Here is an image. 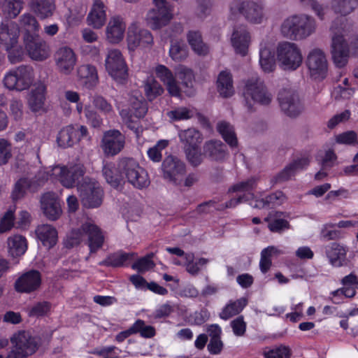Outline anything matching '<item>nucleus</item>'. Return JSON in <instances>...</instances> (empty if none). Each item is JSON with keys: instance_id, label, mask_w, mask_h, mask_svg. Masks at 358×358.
I'll list each match as a JSON object with an SVG mask.
<instances>
[{"instance_id": "1", "label": "nucleus", "mask_w": 358, "mask_h": 358, "mask_svg": "<svg viewBox=\"0 0 358 358\" xmlns=\"http://www.w3.org/2000/svg\"><path fill=\"white\" fill-rule=\"evenodd\" d=\"M342 18H337L332 22L331 31L332 33L331 55L334 64L337 67L345 66L350 57V48L353 54L358 55V38H353L348 44L343 26Z\"/></svg>"}, {"instance_id": "42", "label": "nucleus", "mask_w": 358, "mask_h": 358, "mask_svg": "<svg viewBox=\"0 0 358 358\" xmlns=\"http://www.w3.org/2000/svg\"><path fill=\"white\" fill-rule=\"evenodd\" d=\"M8 247L9 254L13 257H18L23 255L27 248V241L24 237L20 235H15L8 239Z\"/></svg>"}, {"instance_id": "63", "label": "nucleus", "mask_w": 358, "mask_h": 358, "mask_svg": "<svg viewBox=\"0 0 358 358\" xmlns=\"http://www.w3.org/2000/svg\"><path fill=\"white\" fill-rule=\"evenodd\" d=\"M85 115L93 127H99L102 123V119L99 114L92 109L90 106H85Z\"/></svg>"}, {"instance_id": "30", "label": "nucleus", "mask_w": 358, "mask_h": 358, "mask_svg": "<svg viewBox=\"0 0 358 358\" xmlns=\"http://www.w3.org/2000/svg\"><path fill=\"white\" fill-rule=\"evenodd\" d=\"M250 38L249 32L245 25H241L234 29L231 43L237 53L243 56L247 54Z\"/></svg>"}, {"instance_id": "14", "label": "nucleus", "mask_w": 358, "mask_h": 358, "mask_svg": "<svg viewBox=\"0 0 358 358\" xmlns=\"http://www.w3.org/2000/svg\"><path fill=\"white\" fill-rule=\"evenodd\" d=\"M231 10L233 13H240L252 24L262 23L264 17L263 6L254 1H236L231 5Z\"/></svg>"}, {"instance_id": "22", "label": "nucleus", "mask_w": 358, "mask_h": 358, "mask_svg": "<svg viewBox=\"0 0 358 358\" xmlns=\"http://www.w3.org/2000/svg\"><path fill=\"white\" fill-rule=\"evenodd\" d=\"M127 41L129 48L134 50L138 46L146 47L152 45L153 36L148 30L133 25L129 28Z\"/></svg>"}, {"instance_id": "58", "label": "nucleus", "mask_w": 358, "mask_h": 358, "mask_svg": "<svg viewBox=\"0 0 358 358\" xmlns=\"http://www.w3.org/2000/svg\"><path fill=\"white\" fill-rule=\"evenodd\" d=\"M255 197L253 193L249 194H243V195H240L237 198L231 199L229 201L226 202L224 204H221L216 208L217 210H223L226 208H231L236 207L238 204L242 203L243 201H247L251 199H253Z\"/></svg>"}, {"instance_id": "56", "label": "nucleus", "mask_w": 358, "mask_h": 358, "mask_svg": "<svg viewBox=\"0 0 358 358\" xmlns=\"http://www.w3.org/2000/svg\"><path fill=\"white\" fill-rule=\"evenodd\" d=\"M186 158L194 167L199 166L203 162V154L199 151V147L187 148L184 149Z\"/></svg>"}, {"instance_id": "48", "label": "nucleus", "mask_w": 358, "mask_h": 358, "mask_svg": "<svg viewBox=\"0 0 358 358\" xmlns=\"http://www.w3.org/2000/svg\"><path fill=\"white\" fill-rule=\"evenodd\" d=\"M169 55L174 61H183L188 56V48L183 42L172 41L169 49Z\"/></svg>"}, {"instance_id": "38", "label": "nucleus", "mask_w": 358, "mask_h": 358, "mask_svg": "<svg viewBox=\"0 0 358 358\" xmlns=\"http://www.w3.org/2000/svg\"><path fill=\"white\" fill-rule=\"evenodd\" d=\"M106 19L103 3L99 1L95 3L87 18L88 24L99 29L104 24Z\"/></svg>"}, {"instance_id": "20", "label": "nucleus", "mask_w": 358, "mask_h": 358, "mask_svg": "<svg viewBox=\"0 0 358 358\" xmlns=\"http://www.w3.org/2000/svg\"><path fill=\"white\" fill-rule=\"evenodd\" d=\"M20 36L18 26L9 21L0 23V44L3 45L6 50H9L17 45Z\"/></svg>"}, {"instance_id": "52", "label": "nucleus", "mask_w": 358, "mask_h": 358, "mask_svg": "<svg viewBox=\"0 0 358 358\" xmlns=\"http://www.w3.org/2000/svg\"><path fill=\"white\" fill-rule=\"evenodd\" d=\"M24 6L23 0H4L3 10L10 18H15Z\"/></svg>"}, {"instance_id": "54", "label": "nucleus", "mask_w": 358, "mask_h": 358, "mask_svg": "<svg viewBox=\"0 0 358 358\" xmlns=\"http://www.w3.org/2000/svg\"><path fill=\"white\" fill-rule=\"evenodd\" d=\"M92 104L95 109L104 115H111L113 113L112 104L101 95L93 96Z\"/></svg>"}, {"instance_id": "15", "label": "nucleus", "mask_w": 358, "mask_h": 358, "mask_svg": "<svg viewBox=\"0 0 358 358\" xmlns=\"http://www.w3.org/2000/svg\"><path fill=\"white\" fill-rule=\"evenodd\" d=\"M306 65L313 78H324L326 76L327 60L324 52L321 50L314 49L309 52Z\"/></svg>"}, {"instance_id": "55", "label": "nucleus", "mask_w": 358, "mask_h": 358, "mask_svg": "<svg viewBox=\"0 0 358 358\" xmlns=\"http://www.w3.org/2000/svg\"><path fill=\"white\" fill-rule=\"evenodd\" d=\"M50 308L51 304L48 301L38 302L28 309V315L34 317L44 316L50 311Z\"/></svg>"}, {"instance_id": "53", "label": "nucleus", "mask_w": 358, "mask_h": 358, "mask_svg": "<svg viewBox=\"0 0 358 358\" xmlns=\"http://www.w3.org/2000/svg\"><path fill=\"white\" fill-rule=\"evenodd\" d=\"M134 334H140V335L146 338H150L155 335V329L152 326L145 324V322L138 320L131 326Z\"/></svg>"}, {"instance_id": "51", "label": "nucleus", "mask_w": 358, "mask_h": 358, "mask_svg": "<svg viewBox=\"0 0 358 358\" xmlns=\"http://www.w3.org/2000/svg\"><path fill=\"white\" fill-rule=\"evenodd\" d=\"M259 180V177L252 176L231 186L229 189V192H245L246 194L252 193V191L257 188Z\"/></svg>"}, {"instance_id": "62", "label": "nucleus", "mask_w": 358, "mask_h": 358, "mask_svg": "<svg viewBox=\"0 0 358 358\" xmlns=\"http://www.w3.org/2000/svg\"><path fill=\"white\" fill-rule=\"evenodd\" d=\"M290 350L285 346H280L264 352L265 358H289Z\"/></svg>"}, {"instance_id": "5", "label": "nucleus", "mask_w": 358, "mask_h": 358, "mask_svg": "<svg viewBox=\"0 0 358 358\" xmlns=\"http://www.w3.org/2000/svg\"><path fill=\"white\" fill-rule=\"evenodd\" d=\"M12 350L6 358H27L37 350L39 341L29 331H21L11 338Z\"/></svg>"}, {"instance_id": "59", "label": "nucleus", "mask_w": 358, "mask_h": 358, "mask_svg": "<svg viewBox=\"0 0 358 358\" xmlns=\"http://www.w3.org/2000/svg\"><path fill=\"white\" fill-rule=\"evenodd\" d=\"M169 144L166 140H161L158 143L148 150L149 158L153 162H159L162 159V150L164 149Z\"/></svg>"}, {"instance_id": "31", "label": "nucleus", "mask_w": 358, "mask_h": 358, "mask_svg": "<svg viewBox=\"0 0 358 358\" xmlns=\"http://www.w3.org/2000/svg\"><path fill=\"white\" fill-rule=\"evenodd\" d=\"M126 24L120 17H112L106 27V39L110 43H118L124 35Z\"/></svg>"}, {"instance_id": "33", "label": "nucleus", "mask_w": 358, "mask_h": 358, "mask_svg": "<svg viewBox=\"0 0 358 358\" xmlns=\"http://www.w3.org/2000/svg\"><path fill=\"white\" fill-rule=\"evenodd\" d=\"M178 136L183 145V149L187 148L199 147L203 137L200 131L195 128H189L179 131Z\"/></svg>"}, {"instance_id": "13", "label": "nucleus", "mask_w": 358, "mask_h": 358, "mask_svg": "<svg viewBox=\"0 0 358 358\" xmlns=\"http://www.w3.org/2000/svg\"><path fill=\"white\" fill-rule=\"evenodd\" d=\"M83 205L86 208H97L102 203L103 192L99 185L91 178H86L78 185Z\"/></svg>"}, {"instance_id": "41", "label": "nucleus", "mask_w": 358, "mask_h": 358, "mask_svg": "<svg viewBox=\"0 0 358 358\" xmlns=\"http://www.w3.org/2000/svg\"><path fill=\"white\" fill-rule=\"evenodd\" d=\"M136 256L134 252H124L122 251L113 253L107 257L106 259L99 263L100 265L120 267L122 266L126 262L133 259Z\"/></svg>"}, {"instance_id": "12", "label": "nucleus", "mask_w": 358, "mask_h": 358, "mask_svg": "<svg viewBox=\"0 0 358 358\" xmlns=\"http://www.w3.org/2000/svg\"><path fill=\"white\" fill-rule=\"evenodd\" d=\"M24 48L29 57L36 61H43L50 55L49 45L38 34H27L22 37Z\"/></svg>"}, {"instance_id": "23", "label": "nucleus", "mask_w": 358, "mask_h": 358, "mask_svg": "<svg viewBox=\"0 0 358 358\" xmlns=\"http://www.w3.org/2000/svg\"><path fill=\"white\" fill-rule=\"evenodd\" d=\"M55 60L59 71L64 74H69L74 68L76 58L71 48L64 46L56 51Z\"/></svg>"}, {"instance_id": "10", "label": "nucleus", "mask_w": 358, "mask_h": 358, "mask_svg": "<svg viewBox=\"0 0 358 358\" xmlns=\"http://www.w3.org/2000/svg\"><path fill=\"white\" fill-rule=\"evenodd\" d=\"M277 57L285 70H296L302 63V55L297 45L291 42H283L278 45Z\"/></svg>"}, {"instance_id": "26", "label": "nucleus", "mask_w": 358, "mask_h": 358, "mask_svg": "<svg viewBox=\"0 0 358 358\" xmlns=\"http://www.w3.org/2000/svg\"><path fill=\"white\" fill-rule=\"evenodd\" d=\"M203 149V155L212 161L223 162L229 155L227 145L219 140L206 141Z\"/></svg>"}, {"instance_id": "60", "label": "nucleus", "mask_w": 358, "mask_h": 358, "mask_svg": "<svg viewBox=\"0 0 358 358\" xmlns=\"http://www.w3.org/2000/svg\"><path fill=\"white\" fill-rule=\"evenodd\" d=\"M11 144L6 139H0V165L6 164L12 157Z\"/></svg>"}, {"instance_id": "24", "label": "nucleus", "mask_w": 358, "mask_h": 358, "mask_svg": "<svg viewBox=\"0 0 358 358\" xmlns=\"http://www.w3.org/2000/svg\"><path fill=\"white\" fill-rule=\"evenodd\" d=\"M41 278L38 271H29L20 276L15 282V289L19 292L29 293L36 290L41 285Z\"/></svg>"}, {"instance_id": "39", "label": "nucleus", "mask_w": 358, "mask_h": 358, "mask_svg": "<svg viewBox=\"0 0 358 358\" xmlns=\"http://www.w3.org/2000/svg\"><path fill=\"white\" fill-rule=\"evenodd\" d=\"M129 111L137 118L143 117L148 112V104L143 97L138 93L131 94L129 99Z\"/></svg>"}, {"instance_id": "57", "label": "nucleus", "mask_w": 358, "mask_h": 358, "mask_svg": "<svg viewBox=\"0 0 358 358\" xmlns=\"http://www.w3.org/2000/svg\"><path fill=\"white\" fill-rule=\"evenodd\" d=\"M164 92V89L161 85L156 80H152L148 82L145 85V92L150 101H152L157 96L162 94Z\"/></svg>"}, {"instance_id": "47", "label": "nucleus", "mask_w": 358, "mask_h": 358, "mask_svg": "<svg viewBox=\"0 0 358 358\" xmlns=\"http://www.w3.org/2000/svg\"><path fill=\"white\" fill-rule=\"evenodd\" d=\"M20 25L24 29L23 36L27 34H36L39 31L40 24L36 18L31 13H26L20 17Z\"/></svg>"}, {"instance_id": "45", "label": "nucleus", "mask_w": 358, "mask_h": 358, "mask_svg": "<svg viewBox=\"0 0 358 358\" xmlns=\"http://www.w3.org/2000/svg\"><path fill=\"white\" fill-rule=\"evenodd\" d=\"M217 129L222 135L224 140L231 148L236 147L238 144L237 138L234 131V129L231 124L225 121L217 123Z\"/></svg>"}, {"instance_id": "43", "label": "nucleus", "mask_w": 358, "mask_h": 358, "mask_svg": "<svg viewBox=\"0 0 358 358\" xmlns=\"http://www.w3.org/2000/svg\"><path fill=\"white\" fill-rule=\"evenodd\" d=\"M187 41L193 51L199 55H206L208 52V46L203 42L199 31H189L187 36Z\"/></svg>"}, {"instance_id": "25", "label": "nucleus", "mask_w": 358, "mask_h": 358, "mask_svg": "<svg viewBox=\"0 0 358 358\" xmlns=\"http://www.w3.org/2000/svg\"><path fill=\"white\" fill-rule=\"evenodd\" d=\"M176 77L178 80V87L179 88V96L180 92H183L188 96L194 93V76L191 69L185 66L180 65L176 68Z\"/></svg>"}, {"instance_id": "27", "label": "nucleus", "mask_w": 358, "mask_h": 358, "mask_svg": "<svg viewBox=\"0 0 358 358\" xmlns=\"http://www.w3.org/2000/svg\"><path fill=\"white\" fill-rule=\"evenodd\" d=\"M325 253L329 263L334 267L345 266L348 264L347 250L338 243L334 242L325 248Z\"/></svg>"}, {"instance_id": "8", "label": "nucleus", "mask_w": 358, "mask_h": 358, "mask_svg": "<svg viewBox=\"0 0 358 358\" xmlns=\"http://www.w3.org/2000/svg\"><path fill=\"white\" fill-rule=\"evenodd\" d=\"M34 78V70L31 66L21 65L9 71L4 77L3 83L9 90L22 91L28 89Z\"/></svg>"}, {"instance_id": "18", "label": "nucleus", "mask_w": 358, "mask_h": 358, "mask_svg": "<svg viewBox=\"0 0 358 358\" xmlns=\"http://www.w3.org/2000/svg\"><path fill=\"white\" fill-rule=\"evenodd\" d=\"M87 133V129L85 126L76 128L72 125H69L59 131L57 141L61 148L72 147L80 141L81 137L86 136Z\"/></svg>"}, {"instance_id": "21", "label": "nucleus", "mask_w": 358, "mask_h": 358, "mask_svg": "<svg viewBox=\"0 0 358 358\" xmlns=\"http://www.w3.org/2000/svg\"><path fill=\"white\" fill-rule=\"evenodd\" d=\"M41 208L50 220H57L62 214L61 205L57 195L52 192L43 194L41 198Z\"/></svg>"}, {"instance_id": "46", "label": "nucleus", "mask_w": 358, "mask_h": 358, "mask_svg": "<svg viewBox=\"0 0 358 358\" xmlns=\"http://www.w3.org/2000/svg\"><path fill=\"white\" fill-rule=\"evenodd\" d=\"M331 4L335 13L345 16L356 9L358 0H331Z\"/></svg>"}, {"instance_id": "64", "label": "nucleus", "mask_w": 358, "mask_h": 358, "mask_svg": "<svg viewBox=\"0 0 358 358\" xmlns=\"http://www.w3.org/2000/svg\"><path fill=\"white\" fill-rule=\"evenodd\" d=\"M265 198L268 208H273L277 206H280L286 200L285 195L281 191H277L274 193H272Z\"/></svg>"}, {"instance_id": "50", "label": "nucleus", "mask_w": 358, "mask_h": 358, "mask_svg": "<svg viewBox=\"0 0 358 358\" xmlns=\"http://www.w3.org/2000/svg\"><path fill=\"white\" fill-rule=\"evenodd\" d=\"M44 88L42 86L33 90L28 99L29 106L32 111H38L43 108L45 96Z\"/></svg>"}, {"instance_id": "7", "label": "nucleus", "mask_w": 358, "mask_h": 358, "mask_svg": "<svg viewBox=\"0 0 358 358\" xmlns=\"http://www.w3.org/2000/svg\"><path fill=\"white\" fill-rule=\"evenodd\" d=\"M244 97L245 105L249 111L254 110L249 99L263 106L268 105L272 101V95L269 93L264 83L259 78H252L248 80L245 85Z\"/></svg>"}, {"instance_id": "9", "label": "nucleus", "mask_w": 358, "mask_h": 358, "mask_svg": "<svg viewBox=\"0 0 358 358\" xmlns=\"http://www.w3.org/2000/svg\"><path fill=\"white\" fill-rule=\"evenodd\" d=\"M105 68L108 74L117 83L123 84L128 78V69L121 52L117 49L108 51Z\"/></svg>"}, {"instance_id": "3", "label": "nucleus", "mask_w": 358, "mask_h": 358, "mask_svg": "<svg viewBox=\"0 0 358 358\" xmlns=\"http://www.w3.org/2000/svg\"><path fill=\"white\" fill-rule=\"evenodd\" d=\"M87 238L88 246L91 253L96 252L103 243L104 237L100 229L94 223L86 222L78 229H73L64 241L66 248L78 245L84 238Z\"/></svg>"}, {"instance_id": "16", "label": "nucleus", "mask_w": 358, "mask_h": 358, "mask_svg": "<svg viewBox=\"0 0 358 358\" xmlns=\"http://www.w3.org/2000/svg\"><path fill=\"white\" fill-rule=\"evenodd\" d=\"M124 136L116 129L106 131L101 141V148L107 156L117 155L124 148Z\"/></svg>"}, {"instance_id": "61", "label": "nucleus", "mask_w": 358, "mask_h": 358, "mask_svg": "<svg viewBox=\"0 0 358 358\" xmlns=\"http://www.w3.org/2000/svg\"><path fill=\"white\" fill-rule=\"evenodd\" d=\"M10 115L15 121H20L23 117V103L22 101L13 99L9 104Z\"/></svg>"}, {"instance_id": "4", "label": "nucleus", "mask_w": 358, "mask_h": 358, "mask_svg": "<svg viewBox=\"0 0 358 358\" xmlns=\"http://www.w3.org/2000/svg\"><path fill=\"white\" fill-rule=\"evenodd\" d=\"M117 169L124 176V182L127 181L137 189H143L150 185L147 171L135 159L122 158L117 163Z\"/></svg>"}, {"instance_id": "2", "label": "nucleus", "mask_w": 358, "mask_h": 358, "mask_svg": "<svg viewBox=\"0 0 358 358\" xmlns=\"http://www.w3.org/2000/svg\"><path fill=\"white\" fill-rule=\"evenodd\" d=\"M316 28L315 18L301 13L292 15L285 19L280 26V31L288 39L301 41L313 34Z\"/></svg>"}, {"instance_id": "28", "label": "nucleus", "mask_w": 358, "mask_h": 358, "mask_svg": "<svg viewBox=\"0 0 358 358\" xmlns=\"http://www.w3.org/2000/svg\"><path fill=\"white\" fill-rule=\"evenodd\" d=\"M173 17L172 9L152 8L146 16L147 23L152 29H159L166 26Z\"/></svg>"}, {"instance_id": "35", "label": "nucleus", "mask_w": 358, "mask_h": 358, "mask_svg": "<svg viewBox=\"0 0 358 358\" xmlns=\"http://www.w3.org/2000/svg\"><path fill=\"white\" fill-rule=\"evenodd\" d=\"M217 88L220 95L224 98H229L234 94L232 76L230 72L222 71L218 75Z\"/></svg>"}, {"instance_id": "44", "label": "nucleus", "mask_w": 358, "mask_h": 358, "mask_svg": "<svg viewBox=\"0 0 358 358\" xmlns=\"http://www.w3.org/2000/svg\"><path fill=\"white\" fill-rule=\"evenodd\" d=\"M25 179V185L27 190L35 193L38 192L48 181L49 173L45 171H39L34 177L31 178H23Z\"/></svg>"}, {"instance_id": "32", "label": "nucleus", "mask_w": 358, "mask_h": 358, "mask_svg": "<svg viewBox=\"0 0 358 358\" xmlns=\"http://www.w3.org/2000/svg\"><path fill=\"white\" fill-rule=\"evenodd\" d=\"M31 11L41 20L52 17L56 9L55 0H30Z\"/></svg>"}, {"instance_id": "34", "label": "nucleus", "mask_w": 358, "mask_h": 358, "mask_svg": "<svg viewBox=\"0 0 358 358\" xmlns=\"http://www.w3.org/2000/svg\"><path fill=\"white\" fill-rule=\"evenodd\" d=\"M38 238L48 248L53 247L57 241V230L49 224L38 226L36 230Z\"/></svg>"}, {"instance_id": "11", "label": "nucleus", "mask_w": 358, "mask_h": 358, "mask_svg": "<svg viewBox=\"0 0 358 358\" xmlns=\"http://www.w3.org/2000/svg\"><path fill=\"white\" fill-rule=\"evenodd\" d=\"M278 100L281 110L287 116L295 118L303 110V106L296 91L282 89L278 93Z\"/></svg>"}, {"instance_id": "17", "label": "nucleus", "mask_w": 358, "mask_h": 358, "mask_svg": "<svg viewBox=\"0 0 358 358\" xmlns=\"http://www.w3.org/2000/svg\"><path fill=\"white\" fill-rule=\"evenodd\" d=\"M164 179L174 184H178L179 178L185 173V165L177 157H166L162 164Z\"/></svg>"}, {"instance_id": "19", "label": "nucleus", "mask_w": 358, "mask_h": 358, "mask_svg": "<svg viewBox=\"0 0 358 358\" xmlns=\"http://www.w3.org/2000/svg\"><path fill=\"white\" fill-rule=\"evenodd\" d=\"M310 159L308 157H303L294 159L292 162L286 166L280 172L274 176L271 182L273 185L282 183L287 181L294 176L299 171L303 170L308 166Z\"/></svg>"}, {"instance_id": "40", "label": "nucleus", "mask_w": 358, "mask_h": 358, "mask_svg": "<svg viewBox=\"0 0 358 358\" xmlns=\"http://www.w3.org/2000/svg\"><path fill=\"white\" fill-rule=\"evenodd\" d=\"M103 175L107 182L114 187H117L124 183V176L118 171L117 166L107 164L103 168Z\"/></svg>"}, {"instance_id": "29", "label": "nucleus", "mask_w": 358, "mask_h": 358, "mask_svg": "<svg viewBox=\"0 0 358 358\" xmlns=\"http://www.w3.org/2000/svg\"><path fill=\"white\" fill-rule=\"evenodd\" d=\"M156 76L166 85L169 93L173 96H179V88L176 77L171 71L164 65L155 68Z\"/></svg>"}, {"instance_id": "49", "label": "nucleus", "mask_w": 358, "mask_h": 358, "mask_svg": "<svg viewBox=\"0 0 358 358\" xmlns=\"http://www.w3.org/2000/svg\"><path fill=\"white\" fill-rule=\"evenodd\" d=\"M259 64L266 72L272 71L275 66L273 52L268 48H262L259 52Z\"/></svg>"}, {"instance_id": "6", "label": "nucleus", "mask_w": 358, "mask_h": 358, "mask_svg": "<svg viewBox=\"0 0 358 358\" xmlns=\"http://www.w3.org/2000/svg\"><path fill=\"white\" fill-rule=\"evenodd\" d=\"M85 173L83 164H78L70 166H55L52 169V175L58 178L62 185L67 188H71L82 184L88 177H84Z\"/></svg>"}, {"instance_id": "37", "label": "nucleus", "mask_w": 358, "mask_h": 358, "mask_svg": "<svg viewBox=\"0 0 358 358\" xmlns=\"http://www.w3.org/2000/svg\"><path fill=\"white\" fill-rule=\"evenodd\" d=\"M248 299L245 297L240 298L236 301L229 302L223 308L220 313V317L227 320L231 317L238 315L248 304Z\"/></svg>"}, {"instance_id": "36", "label": "nucleus", "mask_w": 358, "mask_h": 358, "mask_svg": "<svg viewBox=\"0 0 358 358\" xmlns=\"http://www.w3.org/2000/svg\"><path fill=\"white\" fill-rule=\"evenodd\" d=\"M78 76L87 87L92 88L96 85L99 76L96 67L91 64H83L78 69Z\"/></svg>"}]
</instances>
